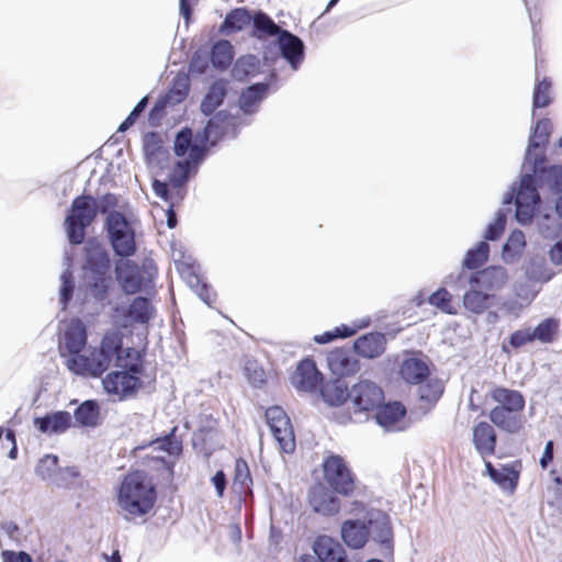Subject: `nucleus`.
I'll return each instance as SVG.
<instances>
[{
	"instance_id": "1",
	"label": "nucleus",
	"mask_w": 562,
	"mask_h": 562,
	"mask_svg": "<svg viewBox=\"0 0 562 562\" xmlns=\"http://www.w3.org/2000/svg\"><path fill=\"white\" fill-rule=\"evenodd\" d=\"M555 196L562 193V165L549 164L547 154H540L526 164L503 196L504 205H514V218L520 226H529L543 204L540 192Z\"/></svg>"
},
{
	"instance_id": "2",
	"label": "nucleus",
	"mask_w": 562,
	"mask_h": 562,
	"mask_svg": "<svg viewBox=\"0 0 562 562\" xmlns=\"http://www.w3.org/2000/svg\"><path fill=\"white\" fill-rule=\"evenodd\" d=\"M251 119L243 117L239 113L232 114L226 110L211 115L205 126L195 133L190 127L192 143L206 156L213 147L224 138H236L244 126L250 125Z\"/></svg>"
},
{
	"instance_id": "3",
	"label": "nucleus",
	"mask_w": 562,
	"mask_h": 562,
	"mask_svg": "<svg viewBox=\"0 0 562 562\" xmlns=\"http://www.w3.org/2000/svg\"><path fill=\"white\" fill-rule=\"evenodd\" d=\"M156 498L155 485L140 471L127 474L122 481L117 493L120 507L133 516L148 514L153 509Z\"/></svg>"
},
{
	"instance_id": "4",
	"label": "nucleus",
	"mask_w": 562,
	"mask_h": 562,
	"mask_svg": "<svg viewBox=\"0 0 562 562\" xmlns=\"http://www.w3.org/2000/svg\"><path fill=\"white\" fill-rule=\"evenodd\" d=\"M173 153L178 157H183V159L175 162L168 179L172 188L180 189L198 173L200 166L207 156L192 143L190 127L188 126L177 132L173 140Z\"/></svg>"
},
{
	"instance_id": "5",
	"label": "nucleus",
	"mask_w": 562,
	"mask_h": 562,
	"mask_svg": "<svg viewBox=\"0 0 562 562\" xmlns=\"http://www.w3.org/2000/svg\"><path fill=\"white\" fill-rule=\"evenodd\" d=\"M110 268L109 251L94 238L88 239L85 245V283L98 300L104 299L108 293Z\"/></svg>"
},
{
	"instance_id": "6",
	"label": "nucleus",
	"mask_w": 562,
	"mask_h": 562,
	"mask_svg": "<svg viewBox=\"0 0 562 562\" xmlns=\"http://www.w3.org/2000/svg\"><path fill=\"white\" fill-rule=\"evenodd\" d=\"M120 370L109 372L102 380L104 391L115 395L120 401L134 396L143 386L140 374L144 371L143 360L139 353L134 359L117 367Z\"/></svg>"
},
{
	"instance_id": "7",
	"label": "nucleus",
	"mask_w": 562,
	"mask_h": 562,
	"mask_svg": "<svg viewBox=\"0 0 562 562\" xmlns=\"http://www.w3.org/2000/svg\"><path fill=\"white\" fill-rule=\"evenodd\" d=\"M115 279L125 294H136L154 283L157 267L153 259L146 258L138 266L130 258H120L114 266Z\"/></svg>"
},
{
	"instance_id": "8",
	"label": "nucleus",
	"mask_w": 562,
	"mask_h": 562,
	"mask_svg": "<svg viewBox=\"0 0 562 562\" xmlns=\"http://www.w3.org/2000/svg\"><path fill=\"white\" fill-rule=\"evenodd\" d=\"M98 215L97 199L81 194L75 198L65 217V229L71 245H80L86 238L87 228Z\"/></svg>"
},
{
	"instance_id": "9",
	"label": "nucleus",
	"mask_w": 562,
	"mask_h": 562,
	"mask_svg": "<svg viewBox=\"0 0 562 562\" xmlns=\"http://www.w3.org/2000/svg\"><path fill=\"white\" fill-rule=\"evenodd\" d=\"M104 229L115 256L131 258L137 251L136 233L131 221L120 211H112L104 222Z\"/></svg>"
},
{
	"instance_id": "10",
	"label": "nucleus",
	"mask_w": 562,
	"mask_h": 562,
	"mask_svg": "<svg viewBox=\"0 0 562 562\" xmlns=\"http://www.w3.org/2000/svg\"><path fill=\"white\" fill-rule=\"evenodd\" d=\"M176 430L177 427H173L167 435L136 446L132 450L133 457L142 459L147 464L153 462L157 469H170L172 465L166 456H179L182 451V443L175 435Z\"/></svg>"
},
{
	"instance_id": "11",
	"label": "nucleus",
	"mask_w": 562,
	"mask_h": 562,
	"mask_svg": "<svg viewBox=\"0 0 562 562\" xmlns=\"http://www.w3.org/2000/svg\"><path fill=\"white\" fill-rule=\"evenodd\" d=\"M324 479L329 487L337 494L351 497L356 491V476L347 465L345 459L338 454H330L323 461Z\"/></svg>"
},
{
	"instance_id": "12",
	"label": "nucleus",
	"mask_w": 562,
	"mask_h": 562,
	"mask_svg": "<svg viewBox=\"0 0 562 562\" xmlns=\"http://www.w3.org/2000/svg\"><path fill=\"white\" fill-rule=\"evenodd\" d=\"M368 540L379 547L382 557L389 558L394 551V533L390 516L380 509H371L364 516Z\"/></svg>"
},
{
	"instance_id": "13",
	"label": "nucleus",
	"mask_w": 562,
	"mask_h": 562,
	"mask_svg": "<svg viewBox=\"0 0 562 562\" xmlns=\"http://www.w3.org/2000/svg\"><path fill=\"white\" fill-rule=\"evenodd\" d=\"M265 416L281 451L292 453L295 449V439L291 420L284 409L281 406H271L267 408Z\"/></svg>"
},
{
	"instance_id": "14",
	"label": "nucleus",
	"mask_w": 562,
	"mask_h": 562,
	"mask_svg": "<svg viewBox=\"0 0 562 562\" xmlns=\"http://www.w3.org/2000/svg\"><path fill=\"white\" fill-rule=\"evenodd\" d=\"M315 555H304L299 562H353L344 546L333 537L318 536L312 546Z\"/></svg>"
},
{
	"instance_id": "15",
	"label": "nucleus",
	"mask_w": 562,
	"mask_h": 562,
	"mask_svg": "<svg viewBox=\"0 0 562 562\" xmlns=\"http://www.w3.org/2000/svg\"><path fill=\"white\" fill-rule=\"evenodd\" d=\"M350 401L356 412H371L384 401L383 390L370 380H361L350 389Z\"/></svg>"
},
{
	"instance_id": "16",
	"label": "nucleus",
	"mask_w": 562,
	"mask_h": 562,
	"mask_svg": "<svg viewBox=\"0 0 562 562\" xmlns=\"http://www.w3.org/2000/svg\"><path fill=\"white\" fill-rule=\"evenodd\" d=\"M323 373L317 369L315 361L311 358L301 360L291 376L292 385L299 392L314 393L323 384Z\"/></svg>"
},
{
	"instance_id": "17",
	"label": "nucleus",
	"mask_w": 562,
	"mask_h": 562,
	"mask_svg": "<svg viewBox=\"0 0 562 562\" xmlns=\"http://www.w3.org/2000/svg\"><path fill=\"white\" fill-rule=\"evenodd\" d=\"M280 54L293 70H297L305 58V44L295 34L282 30L277 36Z\"/></svg>"
},
{
	"instance_id": "18",
	"label": "nucleus",
	"mask_w": 562,
	"mask_h": 562,
	"mask_svg": "<svg viewBox=\"0 0 562 562\" xmlns=\"http://www.w3.org/2000/svg\"><path fill=\"white\" fill-rule=\"evenodd\" d=\"M467 281L473 288L488 291L502 290L508 281L507 270L502 266H488L472 272Z\"/></svg>"
},
{
	"instance_id": "19",
	"label": "nucleus",
	"mask_w": 562,
	"mask_h": 562,
	"mask_svg": "<svg viewBox=\"0 0 562 562\" xmlns=\"http://www.w3.org/2000/svg\"><path fill=\"white\" fill-rule=\"evenodd\" d=\"M552 133V122L549 119H540L532 127L522 161L529 164L540 154H546L547 145Z\"/></svg>"
},
{
	"instance_id": "20",
	"label": "nucleus",
	"mask_w": 562,
	"mask_h": 562,
	"mask_svg": "<svg viewBox=\"0 0 562 562\" xmlns=\"http://www.w3.org/2000/svg\"><path fill=\"white\" fill-rule=\"evenodd\" d=\"M98 350L112 361L115 360V367H122L124 362L132 359L133 355L136 357L138 353L132 348H123L122 335L115 330L104 334Z\"/></svg>"
},
{
	"instance_id": "21",
	"label": "nucleus",
	"mask_w": 562,
	"mask_h": 562,
	"mask_svg": "<svg viewBox=\"0 0 562 562\" xmlns=\"http://www.w3.org/2000/svg\"><path fill=\"white\" fill-rule=\"evenodd\" d=\"M269 88V82H256L241 91L238 98V108L243 117L251 119L258 113L261 102L268 95Z\"/></svg>"
},
{
	"instance_id": "22",
	"label": "nucleus",
	"mask_w": 562,
	"mask_h": 562,
	"mask_svg": "<svg viewBox=\"0 0 562 562\" xmlns=\"http://www.w3.org/2000/svg\"><path fill=\"white\" fill-rule=\"evenodd\" d=\"M336 494L322 485L314 486L308 492L310 505L318 514L333 516L340 509V501Z\"/></svg>"
},
{
	"instance_id": "23",
	"label": "nucleus",
	"mask_w": 562,
	"mask_h": 562,
	"mask_svg": "<svg viewBox=\"0 0 562 562\" xmlns=\"http://www.w3.org/2000/svg\"><path fill=\"white\" fill-rule=\"evenodd\" d=\"M72 417L67 411H56L33 419L34 427L42 434H64L71 426Z\"/></svg>"
},
{
	"instance_id": "24",
	"label": "nucleus",
	"mask_w": 562,
	"mask_h": 562,
	"mask_svg": "<svg viewBox=\"0 0 562 562\" xmlns=\"http://www.w3.org/2000/svg\"><path fill=\"white\" fill-rule=\"evenodd\" d=\"M385 347V335L380 331L364 334L353 341L355 352L366 359L379 358L384 353Z\"/></svg>"
},
{
	"instance_id": "25",
	"label": "nucleus",
	"mask_w": 562,
	"mask_h": 562,
	"mask_svg": "<svg viewBox=\"0 0 562 562\" xmlns=\"http://www.w3.org/2000/svg\"><path fill=\"white\" fill-rule=\"evenodd\" d=\"M472 442L481 457L493 456L497 443V435L493 426L486 422L477 423L473 428Z\"/></svg>"
},
{
	"instance_id": "26",
	"label": "nucleus",
	"mask_w": 562,
	"mask_h": 562,
	"mask_svg": "<svg viewBox=\"0 0 562 562\" xmlns=\"http://www.w3.org/2000/svg\"><path fill=\"white\" fill-rule=\"evenodd\" d=\"M340 536L347 547L362 549L369 541L366 518L345 520L341 524Z\"/></svg>"
},
{
	"instance_id": "27",
	"label": "nucleus",
	"mask_w": 562,
	"mask_h": 562,
	"mask_svg": "<svg viewBox=\"0 0 562 562\" xmlns=\"http://www.w3.org/2000/svg\"><path fill=\"white\" fill-rule=\"evenodd\" d=\"M375 422L385 430L400 429L396 427L406 415L405 406L400 402H389L375 408Z\"/></svg>"
},
{
	"instance_id": "28",
	"label": "nucleus",
	"mask_w": 562,
	"mask_h": 562,
	"mask_svg": "<svg viewBox=\"0 0 562 562\" xmlns=\"http://www.w3.org/2000/svg\"><path fill=\"white\" fill-rule=\"evenodd\" d=\"M327 363L336 375H350L358 371L359 363L349 351L336 349L327 355Z\"/></svg>"
},
{
	"instance_id": "29",
	"label": "nucleus",
	"mask_w": 562,
	"mask_h": 562,
	"mask_svg": "<svg viewBox=\"0 0 562 562\" xmlns=\"http://www.w3.org/2000/svg\"><path fill=\"white\" fill-rule=\"evenodd\" d=\"M88 342L85 324L80 319L72 321L64 334V345L67 352L80 353Z\"/></svg>"
},
{
	"instance_id": "30",
	"label": "nucleus",
	"mask_w": 562,
	"mask_h": 562,
	"mask_svg": "<svg viewBox=\"0 0 562 562\" xmlns=\"http://www.w3.org/2000/svg\"><path fill=\"white\" fill-rule=\"evenodd\" d=\"M227 95V83L224 80H215L205 93L200 104V111L205 116L215 114Z\"/></svg>"
},
{
	"instance_id": "31",
	"label": "nucleus",
	"mask_w": 562,
	"mask_h": 562,
	"mask_svg": "<svg viewBox=\"0 0 562 562\" xmlns=\"http://www.w3.org/2000/svg\"><path fill=\"white\" fill-rule=\"evenodd\" d=\"M491 396L499 404L496 407H504L506 411L518 415L525 407V397L517 390L497 386L492 391Z\"/></svg>"
},
{
	"instance_id": "32",
	"label": "nucleus",
	"mask_w": 562,
	"mask_h": 562,
	"mask_svg": "<svg viewBox=\"0 0 562 562\" xmlns=\"http://www.w3.org/2000/svg\"><path fill=\"white\" fill-rule=\"evenodd\" d=\"M323 401L329 406H340L350 400V390L342 380H331L318 389Z\"/></svg>"
},
{
	"instance_id": "33",
	"label": "nucleus",
	"mask_w": 562,
	"mask_h": 562,
	"mask_svg": "<svg viewBox=\"0 0 562 562\" xmlns=\"http://www.w3.org/2000/svg\"><path fill=\"white\" fill-rule=\"evenodd\" d=\"M401 378L409 384H419L429 375V368L426 362L418 358H406L400 367Z\"/></svg>"
},
{
	"instance_id": "34",
	"label": "nucleus",
	"mask_w": 562,
	"mask_h": 562,
	"mask_svg": "<svg viewBox=\"0 0 562 562\" xmlns=\"http://www.w3.org/2000/svg\"><path fill=\"white\" fill-rule=\"evenodd\" d=\"M520 470V461L503 464L497 469L496 474L491 480L502 490L514 493L519 482Z\"/></svg>"
},
{
	"instance_id": "35",
	"label": "nucleus",
	"mask_w": 562,
	"mask_h": 562,
	"mask_svg": "<svg viewBox=\"0 0 562 562\" xmlns=\"http://www.w3.org/2000/svg\"><path fill=\"white\" fill-rule=\"evenodd\" d=\"M490 420L499 429L508 434H517L522 427L520 415L506 411L504 407H494L488 414Z\"/></svg>"
},
{
	"instance_id": "36",
	"label": "nucleus",
	"mask_w": 562,
	"mask_h": 562,
	"mask_svg": "<svg viewBox=\"0 0 562 562\" xmlns=\"http://www.w3.org/2000/svg\"><path fill=\"white\" fill-rule=\"evenodd\" d=\"M252 20L249 9L241 7L231 10L220 26L223 34H232L246 29Z\"/></svg>"
},
{
	"instance_id": "37",
	"label": "nucleus",
	"mask_w": 562,
	"mask_h": 562,
	"mask_svg": "<svg viewBox=\"0 0 562 562\" xmlns=\"http://www.w3.org/2000/svg\"><path fill=\"white\" fill-rule=\"evenodd\" d=\"M182 278L189 286L198 294V296L207 305L212 306L215 301V294L211 286L205 283L202 278L194 271L192 267L186 266L180 269Z\"/></svg>"
},
{
	"instance_id": "38",
	"label": "nucleus",
	"mask_w": 562,
	"mask_h": 562,
	"mask_svg": "<svg viewBox=\"0 0 562 562\" xmlns=\"http://www.w3.org/2000/svg\"><path fill=\"white\" fill-rule=\"evenodd\" d=\"M250 23H252L251 34L258 40L278 36L283 30L280 29L279 25H277L276 22L261 10L255 11Z\"/></svg>"
},
{
	"instance_id": "39",
	"label": "nucleus",
	"mask_w": 562,
	"mask_h": 562,
	"mask_svg": "<svg viewBox=\"0 0 562 562\" xmlns=\"http://www.w3.org/2000/svg\"><path fill=\"white\" fill-rule=\"evenodd\" d=\"M76 423L81 427H97L100 424V405L95 400L82 402L74 412Z\"/></svg>"
},
{
	"instance_id": "40",
	"label": "nucleus",
	"mask_w": 562,
	"mask_h": 562,
	"mask_svg": "<svg viewBox=\"0 0 562 562\" xmlns=\"http://www.w3.org/2000/svg\"><path fill=\"white\" fill-rule=\"evenodd\" d=\"M155 308L149 299L136 296L130 303L126 315L138 324H147L151 318Z\"/></svg>"
},
{
	"instance_id": "41",
	"label": "nucleus",
	"mask_w": 562,
	"mask_h": 562,
	"mask_svg": "<svg viewBox=\"0 0 562 562\" xmlns=\"http://www.w3.org/2000/svg\"><path fill=\"white\" fill-rule=\"evenodd\" d=\"M479 288L471 286L470 290L463 294V306L471 313L482 314L490 306V301L493 295L483 292Z\"/></svg>"
},
{
	"instance_id": "42",
	"label": "nucleus",
	"mask_w": 562,
	"mask_h": 562,
	"mask_svg": "<svg viewBox=\"0 0 562 562\" xmlns=\"http://www.w3.org/2000/svg\"><path fill=\"white\" fill-rule=\"evenodd\" d=\"M234 58L233 45L227 40H220L211 48L210 59L214 68L226 69Z\"/></svg>"
},
{
	"instance_id": "43",
	"label": "nucleus",
	"mask_w": 562,
	"mask_h": 562,
	"mask_svg": "<svg viewBox=\"0 0 562 562\" xmlns=\"http://www.w3.org/2000/svg\"><path fill=\"white\" fill-rule=\"evenodd\" d=\"M490 256V245L485 240L479 241L473 248H470L462 261V267L468 270H475L482 267Z\"/></svg>"
},
{
	"instance_id": "44",
	"label": "nucleus",
	"mask_w": 562,
	"mask_h": 562,
	"mask_svg": "<svg viewBox=\"0 0 562 562\" xmlns=\"http://www.w3.org/2000/svg\"><path fill=\"white\" fill-rule=\"evenodd\" d=\"M417 385V396L419 401L430 406L438 402L445 390L442 382L438 379H426Z\"/></svg>"
},
{
	"instance_id": "45",
	"label": "nucleus",
	"mask_w": 562,
	"mask_h": 562,
	"mask_svg": "<svg viewBox=\"0 0 562 562\" xmlns=\"http://www.w3.org/2000/svg\"><path fill=\"white\" fill-rule=\"evenodd\" d=\"M59 469V459L56 454H45L41 458L35 467V474L46 482L52 484L57 471Z\"/></svg>"
},
{
	"instance_id": "46",
	"label": "nucleus",
	"mask_w": 562,
	"mask_h": 562,
	"mask_svg": "<svg viewBox=\"0 0 562 562\" xmlns=\"http://www.w3.org/2000/svg\"><path fill=\"white\" fill-rule=\"evenodd\" d=\"M80 476V471L77 467H59L50 485L58 488H75L78 485Z\"/></svg>"
},
{
	"instance_id": "47",
	"label": "nucleus",
	"mask_w": 562,
	"mask_h": 562,
	"mask_svg": "<svg viewBox=\"0 0 562 562\" xmlns=\"http://www.w3.org/2000/svg\"><path fill=\"white\" fill-rule=\"evenodd\" d=\"M551 87L552 82L548 77H544L542 80L538 81L535 86L532 93V108L541 109L547 108L551 104Z\"/></svg>"
},
{
	"instance_id": "48",
	"label": "nucleus",
	"mask_w": 562,
	"mask_h": 562,
	"mask_svg": "<svg viewBox=\"0 0 562 562\" xmlns=\"http://www.w3.org/2000/svg\"><path fill=\"white\" fill-rule=\"evenodd\" d=\"M190 89V81L188 76L186 75H177L172 80V86L169 89L168 93L165 94V98H168V100L172 103H180L182 102Z\"/></svg>"
},
{
	"instance_id": "49",
	"label": "nucleus",
	"mask_w": 562,
	"mask_h": 562,
	"mask_svg": "<svg viewBox=\"0 0 562 562\" xmlns=\"http://www.w3.org/2000/svg\"><path fill=\"white\" fill-rule=\"evenodd\" d=\"M559 322L552 317L546 318L540 322L532 333L533 340H539L540 342H551L558 331Z\"/></svg>"
},
{
	"instance_id": "50",
	"label": "nucleus",
	"mask_w": 562,
	"mask_h": 562,
	"mask_svg": "<svg viewBox=\"0 0 562 562\" xmlns=\"http://www.w3.org/2000/svg\"><path fill=\"white\" fill-rule=\"evenodd\" d=\"M75 291V278L72 271L67 268L60 274V288H59V304L61 310L65 311L70 301L72 300Z\"/></svg>"
},
{
	"instance_id": "51",
	"label": "nucleus",
	"mask_w": 562,
	"mask_h": 562,
	"mask_svg": "<svg viewBox=\"0 0 562 562\" xmlns=\"http://www.w3.org/2000/svg\"><path fill=\"white\" fill-rule=\"evenodd\" d=\"M69 371L77 375L92 376V362L90 356L70 353L66 361Z\"/></svg>"
},
{
	"instance_id": "52",
	"label": "nucleus",
	"mask_w": 562,
	"mask_h": 562,
	"mask_svg": "<svg viewBox=\"0 0 562 562\" xmlns=\"http://www.w3.org/2000/svg\"><path fill=\"white\" fill-rule=\"evenodd\" d=\"M428 303L446 314H457V310L452 305V295L446 288H439L437 291L431 293L428 297Z\"/></svg>"
},
{
	"instance_id": "53",
	"label": "nucleus",
	"mask_w": 562,
	"mask_h": 562,
	"mask_svg": "<svg viewBox=\"0 0 562 562\" xmlns=\"http://www.w3.org/2000/svg\"><path fill=\"white\" fill-rule=\"evenodd\" d=\"M525 245V234L520 229H515L503 245V256L513 259L522 251Z\"/></svg>"
},
{
	"instance_id": "54",
	"label": "nucleus",
	"mask_w": 562,
	"mask_h": 562,
	"mask_svg": "<svg viewBox=\"0 0 562 562\" xmlns=\"http://www.w3.org/2000/svg\"><path fill=\"white\" fill-rule=\"evenodd\" d=\"M506 222H507V214L504 210L499 209L495 213L494 221L486 226V229L484 232L485 241L498 240L505 231Z\"/></svg>"
},
{
	"instance_id": "55",
	"label": "nucleus",
	"mask_w": 562,
	"mask_h": 562,
	"mask_svg": "<svg viewBox=\"0 0 562 562\" xmlns=\"http://www.w3.org/2000/svg\"><path fill=\"white\" fill-rule=\"evenodd\" d=\"M92 362V378H100L111 366L112 360L98 349L90 356Z\"/></svg>"
},
{
	"instance_id": "56",
	"label": "nucleus",
	"mask_w": 562,
	"mask_h": 562,
	"mask_svg": "<svg viewBox=\"0 0 562 562\" xmlns=\"http://www.w3.org/2000/svg\"><path fill=\"white\" fill-rule=\"evenodd\" d=\"M172 104L168 98L160 97L149 111L148 120L151 125L159 124L160 120L165 116L166 108Z\"/></svg>"
},
{
	"instance_id": "57",
	"label": "nucleus",
	"mask_w": 562,
	"mask_h": 562,
	"mask_svg": "<svg viewBox=\"0 0 562 562\" xmlns=\"http://www.w3.org/2000/svg\"><path fill=\"white\" fill-rule=\"evenodd\" d=\"M546 267L544 259L542 258H535L530 261L529 266L527 267V276L531 279L539 280V281H548L550 279V276H544L542 273V270Z\"/></svg>"
},
{
	"instance_id": "58",
	"label": "nucleus",
	"mask_w": 562,
	"mask_h": 562,
	"mask_svg": "<svg viewBox=\"0 0 562 562\" xmlns=\"http://www.w3.org/2000/svg\"><path fill=\"white\" fill-rule=\"evenodd\" d=\"M235 483H239L241 486H247L251 483V476L247 462L243 459H237L235 464Z\"/></svg>"
},
{
	"instance_id": "59",
	"label": "nucleus",
	"mask_w": 562,
	"mask_h": 562,
	"mask_svg": "<svg viewBox=\"0 0 562 562\" xmlns=\"http://www.w3.org/2000/svg\"><path fill=\"white\" fill-rule=\"evenodd\" d=\"M117 196L113 193H105L97 200L98 213L109 214L117 206Z\"/></svg>"
},
{
	"instance_id": "60",
	"label": "nucleus",
	"mask_w": 562,
	"mask_h": 562,
	"mask_svg": "<svg viewBox=\"0 0 562 562\" xmlns=\"http://www.w3.org/2000/svg\"><path fill=\"white\" fill-rule=\"evenodd\" d=\"M368 325H369V321H361L356 326H349V325L342 324V325L336 326L334 328V334L336 335L337 339L350 338L353 335H356L359 329H362V328L367 327Z\"/></svg>"
},
{
	"instance_id": "61",
	"label": "nucleus",
	"mask_w": 562,
	"mask_h": 562,
	"mask_svg": "<svg viewBox=\"0 0 562 562\" xmlns=\"http://www.w3.org/2000/svg\"><path fill=\"white\" fill-rule=\"evenodd\" d=\"M531 341L533 337L530 329H518L509 336V345L513 348H520Z\"/></svg>"
},
{
	"instance_id": "62",
	"label": "nucleus",
	"mask_w": 562,
	"mask_h": 562,
	"mask_svg": "<svg viewBox=\"0 0 562 562\" xmlns=\"http://www.w3.org/2000/svg\"><path fill=\"white\" fill-rule=\"evenodd\" d=\"M539 216V220H538V229H539V233L543 236V237H550L553 232H554V228H551L549 225H548V222L550 221H554L553 218V215L552 213L550 212H544V213H538L536 218Z\"/></svg>"
},
{
	"instance_id": "63",
	"label": "nucleus",
	"mask_w": 562,
	"mask_h": 562,
	"mask_svg": "<svg viewBox=\"0 0 562 562\" xmlns=\"http://www.w3.org/2000/svg\"><path fill=\"white\" fill-rule=\"evenodd\" d=\"M1 555L3 562H33L32 557L25 551L4 550Z\"/></svg>"
},
{
	"instance_id": "64",
	"label": "nucleus",
	"mask_w": 562,
	"mask_h": 562,
	"mask_svg": "<svg viewBox=\"0 0 562 562\" xmlns=\"http://www.w3.org/2000/svg\"><path fill=\"white\" fill-rule=\"evenodd\" d=\"M151 188L154 193L162 199L164 201L168 202L171 199L170 190H169V183L166 181H161L158 179H154L151 183Z\"/></svg>"
}]
</instances>
